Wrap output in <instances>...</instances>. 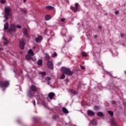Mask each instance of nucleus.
I'll return each mask as SVG.
<instances>
[{"instance_id": "2f4dec72", "label": "nucleus", "mask_w": 126, "mask_h": 126, "mask_svg": "<svg viewBox=\"0 0 126 126\" xmlns=\"http://www.w3.org/2000/svg\"><path fill=\"white\" fill-rule=\"evenodd\" d=\"M108 113L110 115V116H114V113L112 111H108Z\"/></svg>"}, {"instance_id": "dca6fc26", "label": "nucleus", "mask_w": 126, "mask_h": 126, "mask_svg": "<svg viewBox=\"0 0 126 126\" xmlns=\"http://www.w3.org/2000/svg\"><path fill=\"white\" fill-rule=\"evenodd\" d=\"M8 29V23L6 22L4 24V30H7Z\"/></svg>"}, {"instance_id": "4c0bfd02", "label": "nucleus", "mask_w": 126, "mask_h": 126, "mask_svg": "<svg viewBox=\"0 0 126 126\" xmlns=\"http://www.w3.org/2000/svg\"><path fill=\"white\" fill-rule=\"evenodd\" d=\"M7 16V15H4L5 19H6L7 20L8 19V17Z\"/></svg>"}, {"instance_id": "473e14b6", "label": "nucleus", "mask_w": 126, "mask_h": 126, "mask_svg": "<svg viewBox=\"0 0 126 126\" xmlns=\"http://www.w3.org/2000/svg\"><path fill=\"white\" fill-rule=\"evenodd\" d=\"M40 74L42 75V76H46V72H40Z\"/></svg>"}, {"instance_id": "37998d69", "label": "nucleus", "mask_w": 126, "mask_h": 126, "mask_svg": "<svg viewBox=\"0 0 126 126\" xmlns=\"http://www.w3.org/2000/svg\"><path fill=\"white\" fill-rule=\"evenodd\" d=\"M115 14H119V11H116L115 12Z\"/></svg>"}, {"instance_id": "8fccbe9b", "label": "nucleus", "mask_w": 126, "mask_h": 126, "mask_svg": "<svg viewBox=\"0 0 126 126\" xmlns=\"http://www.w3.org/2000/svg\"><path fill=\"white\" fill-rule=\"evenodd\" d=\"M27 1V0H24V2L25 3Z\"/></svg>"}, {"instance_id": "1a4fd4ad", "label": "nucleus", "mask_w": 126, "mask_h": 126, "mask_svg": "<svg viewBox=\"0 0 126 126\" xmlns=\"http://www.w3.org/2000/svg\"><path fill=\"white\" fill-rule=\"evenodd\" d=\"M87 114L89 116H90V117H93V116H95V113L94 112L90 110H88L87 111Z\"/></svg>"}, {"instance_id": "a878e982", "label": "nucleus", "mask_w": 126, "mask_h": 126, "mask_svg": "<svg viewBox=\"0 0 126 126\" xmlns=\"http://www.w3.org/2000/svg\"><path fill=\"white\" fill-rule=\"evenodd\" d=\"M45 19L46 20H50L51 19V16L50 15H46L45 17Z\"/></svg>"}, {"instance_id": "3c124183", "label": "nucleus", "mask_w": 126, "mask_h": 126, "mask_svg": "<svg viewBox=\"0 0 126 126\" xmlns=\"http://www.w3.org/2000/svg\"><path fill=\"white\" fill-rule=\"evenodd\" d=\"M7 20V19H5L4 20V22H5Z\"/></svg>"}, {"instance_id": "7ed1b4c3", "label": "nucleus", "mask_w": 126, "mask_h": 126, "mask_svg": "<svg viewBox=\"0 0 126 126\" xmlns=\"http://www.w3.org/2000/svg\"><path fill=\"white\" fill-rule=\"evenodd\" d=\"M9 85V82L5 81V82H1L0 83V87H8Z\"/></svg>"}, {"instance_id": "c03bdc74", "label": "nucleus", "mask_w": 126, "mask_h": 126, "mask_svg": "<svg viewBox=\"0 0 126 126\" xmlns=\"http://www.w3.org/2000/svg\"><path fill=\"white\" fill-rule=\"evenodd\" d=\"M48 81V82H47V84H48V85H50L51 82H50V81Z\"/></svg>"}, {"instance_id": "f3484780", "label": "nucleus", "mask_w": 126, "mask_h": 126, "mask_svg": "<svg viewBox=\"0 0 126 126\" xmlns=\"http://www.w3.org/2000/svg\"><path fill=\"white\" fill-rule=\"evenodd\" d=\"M28 54L29 55H31V56H34V52H33V50H32V49H30L28 51Z\"/></svg>"}, {"instance_id": "a211bd4d", "label": "nucleus", "mask_w": 126, "mask_h": 126, "mask_svg": "<svg viewBox=\"0 0 126 126\" xmlns=\"http://www.w3.org/2000/svg\"><path fill=\"white\" fill-rule=\"evenodd\" d=\"M70 9H73L74 12H76L77 11H78V8H75L72 6H70Z\"/></svg>"}, {"instance_id": "9b49d317", "label": "nucleus", "mask_w": 126, "mask_h": 126, "mask_svg": "<svg viewBox=\"0 0 126 126\" xmlns=\"http://www.w3.org/2000/svg\"><path fill=\"white\" fill-rule=\"evenodd\" d=\"M35 40L36 43H40V42H41V40H43V37L42 36H38V37H36Z\"/></svg>"}, {"instance_id": "f704fd0d", "label": "nucleus", "mask_w": 126, "mask_h": 126, "mask_svg": "<svg viewBox=\"0 0 126 126\" xmlns=\"http://www.w3.org/2000/svg\"><path fill=\"white\" fill-rule=\"evenodd\" d=\"M94 109L95 111H98V110L99 109V107H98L97 106H95L94 107Z\"/></svg>"}, {"instance_id": "e433bc0d", "label": "nucleus", "mask_w": 126, "mask_h": 126, "mask_svg": "<svg viewBox=\"0 0 126 126\" xmlns=\"http://www.w3.org/2000/svg\"><path fill=\"white\" fill-rule=\"evenodd\" d=\"M6 0H0L1 3H5V1Z\"/></svg>"}, {"instance_id": "ddd939ff", "label": "nucleus", "mask_w": 126, "mask_h": 126, "mask_svg": "<svg viewBox=\"0 0 126 126\" xmlns=\"http://www.w3.org/2000/svg\"><path fill=\"white\" fill-rule=\"evenodd\" d=\"M28 97H29V98H33V94H32V91L31 90H29L28 91Z\"/></svg>"}, {"instance_id": "58836bf2", "label": "nucleus", "mask_w": 126, "mask_h": 126, "mask_svg": "<svg viewBox=\"0 0 126 126\" xmlns=\"http://www.w3.org/2000/svg\"><path fill=\"white\" fill-rule=\"evenodd\" d=\"M81 68L82 69H84H84H85V66L81 65Z\"/></svg>"}, {"instance_id": "13d9d810", "label": "nucleus", "mask_w": 126, "mask_h": 126, "mask_svg": "<svg viewBox=\"0 0 126 126\" xmlns=\"http://www.w3.org/2000/svg\"><path fill=\"white\" fill-rule=\"evenodd\" d=\"M46 31H47V30H45V32H46Z\"/></svg>"}, {"instance_id": "2eb2a0df", "label": "nucleus", "mask_w": 126, "mask_h": 126, "mask_svg": "<svg viewBox=\"0 0 126 126\" xmlns=\"http://www.w3.org/2000/svg\"><path fill=\"white\" fill-rule=\"evenodd\" d=\"M45 8H46V9H48L49 10H53V9H54V8H55V7H54L52 6L48 5V6H46L45 7Z\"/></svg>"}, {"instance_id": "39448f33", "label": "nucleus", "mask_w": 126, "mask_h": 126, "mask_svg": "<svg viewBox=\"0 0 126 126\" xmlns=\"http://www.w3.org/2000/svg\"><path fill=\"white\" fill-rule=\"evenodd\" d=\"M47 66L50 69H54V64L52 61H48L47 62Z\"/></svg>"}, {"instance_id": "f03ea898", "label": "nucleus", "mask_w": 126, "mask_h": 126, "mask_svg": "<svg viewBox=\"0 0 126 126\" xmlns=\"http://www.w3.org/2000/svg\"><path fill=\"white\" fill-rule=\"evenodd\" d=\"M11 31L16 32V25L14 24H11L10 28L8 29V32H11Z\"/></svg>"}, {"instance_id": "ea45409f", "label": "nucleus", "mask_w": 126, "mask_h": 126, "mask_svg": "<svg viewBox=\"0 0 126 126\" xmlns=\"http://www.w3.org/2000/svg\"><path fill=\"white\" fill-rule=\"evenodd\" d=\"M22 12H23V13H27V11L25 10H22Z\"/></svg>"}, {"instance_id": "603ef678", "label": "nucleus", "mask_w": 126, "mask_h": 126, "mask_svg": "<svg viewBox=\"0 0 126 126\" xmlns=\"http://www.w3.org/2000/svg\"><path fill=\"white\" fill-rule=\"evenodd\" d=\"M80 87H81L80 85H79V86H78V88H80Z\"/></svg>"}, {"instance_id": "4468645a", "label": "nucleus", "mask_w": 126, "mask_h": 126, "mask_svg": "<svg viewBox=\"0 0 126 126\" xmlns=\"http://www.w3.org/2000/svg\"><path fill=\"white\" fill-rule=\"evenodd\" d=\"M37 65H40V66H42L43 64V60L39 59L37 61Z\"/></svg>"}, {"instance_id": "393cba45", "label": "nucleus", "mask_w": 126, "mask_h": 126, "mask_svg": "<svg viewBox=\"0 0 126 126\" xmlns=\"http://www.w3.org/2000/svg\"><path fill=\"white\" fill-rule=\"evenodd\" d=\"M3 39H4V40H5V41L4 42V45H5V46H6V45H7L8 44V40L6 39V38L3 37Z\"/></svg>"}, {"instance_id": "6ab92c4d", "label": "nucleus", "mask_w": 126, "mask_h": 126, "mask_svg": "<svg viewBox=\"0 0 126 126\" xmlns=\"http://www.w3.org/2000/svg\"><path fill=\"white\" fill-rule=\"evenodd\" d=\"M67 32V30H66V29H63L62 31L61 34H66V32Z\"/></svg>"}, {"instance_id": "6e6552de", "label": "nucleus", "mask_w": 126, "mask_h": 126, "mask_svg": "<svg viewBox=\"0 0 126 126\" xmlns=\"http://www.w3.org/2000/svg\"><path fill=\"white\" fill-rule=\"evenodd\" d=\"M23 33L24 36L27 37V38H29V34H28V30L26 28L23 29Z\"/></svg>"}, {"instance_id": "6e6d98bb", "label": "nucleus", "mask_w": 126, "mask_h": 126, "mask_svg": "<svg viewBox=\"0 0 126 126\" xmlns=\"http://www.w3.org/2000/svg\"><path fill=\"white\" fill-rule=\"evenodd\" d=\"M66 81H67V82H68V80L67 79V80H66Z\"/></svg>"}, {"instance_id": "0eeeda50", "label": "nucleus", "mask_w": 126, "mask_h": 126, "mask_svg": "<svg viewBox=\"0 0 126 126\" xmlns=\"http://www.w3.org/2000/svg\"><path fill=\"white\" fill-rule=\"evenodd\" d=\"M4 11L6 15L9 16L10 14V8L9 7H5Z\"/></svg>"}, {"instance_id": "4be33fe9", "label": "nucleus", "mask_w": 126, "mask_h": 126, "mask_svg": "<svg viewBox=\"0 0 126 126\" xmlns=\"http://www.w3.org/2000/svg\"><path fill=\"white\" fill-rule=\"evenodd\" d=\"M45 60L49 62V60H50V55L48 54H45Z\"/></svg>"}, {"instance_id": "09e8293b", "label": "nucleus", "mask_w": 126, "mask_h": 126, "mask_svg": "<svg viewBox=\"0 0 126 126\" xmlns=\"http://www.w3.org/2000/svg\"><path fill=\"white\" fill-rule=\"evenodd\" d=\"M121 37H124V34H123V33H121Z\"/></svg>"}, {"instance_id": "864d4df0", "label": "nucleus", "mask_w": 126, "mask_h": 126, "mask_svg": "<svg viewBox=\"0 0 126 126\" xmlns=\"http://www.w3.org/2000/svg\"><path fill=\"white\" fill-rule=\"evenodd\" d=\"M32 60H36V58H32Z\"/></svg>"}, {"instance_id": "c85d7f7f", "label": "nucleus", "mask_w": 126, "mask_h": 126, "mask_svg": "<svg viewBox=\"0 0 126 126\" xmlns=\"http://www.w3.org/2000/svg\"><path fill=\"white\" fill-rule=\"evenodd\" d=\"M82 55L83 57H87V54H86V52H83L82 53Z\"/></svg>"}, {"instance_id": "052dcab7", "label": "nucleus", "mask_w": 126, "mask_h": 126, "mask_svg": "<svg viewBox=\"0 0 126 126\" xmlns=\"http://www.w3.org/2000/svg\"><path fill=\"white\" fill-rule=\"evenodd\" d=\"M53 118L55 119V117H53Z\"/></svg>"}, {"instance_id": "7c9ffc66", "label": "nucleus", "mask_w": 126, "mask_h": 126, "mask_svg": "<svg viewBox=\"0 0 126 126\" xmlns=\"http://www.w3.org/2000/svg\"><path fill=\"white\" fill-rule=\"evenodd\" d=\"M51 77H46L45 78V80L46 81H50V80H51Z\"/></svg>"}, {"instance_id": "a18cd8bd", "label": "nucleus", "mask_w": 126, "mask_h": 126, "mask_svg": "<svg viewBox=\"0 0 126 126\" xmlns=\"http://www.w3.org/2000/svg\"><path fill=\"white\" fill-rule=\"evenodd\" d=\"M98 28H99V29H100V30H101V29H102V27H101V26H98Z\"/></svg>"}, {"instance_id": "bb28decb", "label": "nucleus", "mask_w": 126, "mask_h": 126, "mask_svg": "<svg viewBox=\"0 0 126 126\" xmlns=\"http://www.w3.org/2000/svg\"><path fill=\"white\" fill-rule=\"evenodd\" d=\"M111 122L112 126H116V123L115 122L114 120H111Z\"/></svg>"}, {"instance_id": "5701e85b", "label": "nucleus", "mask_w": 126, "mask_h": 126, "mask_svg": "<svg viewBox=\"0 0 126 126\" xmlns=\"http://www.w3.org/2000/svg\"><path fill=\"white\" fill-rule=\"evenodd\" d=\"M96 116H98V117H103V116H104V114H103V113L102 112H98L96 114Z\"/></svg>"}, {"instance_id": "c756f323", "label": "nucleus", "mask_w": 126, "mask_h": 126, "mask_svg": "<svg viewBox=\"0 0 126 126\" xmlns=\"http://www.w3.org/2000/svg\"><path fill=\"white\" fill-rule=\"evenodd\" d=\"M60 78L61 79H64V78H65V75H64V74H62Z\"/></svg>"}, {"instance_id": "79ce46f5", "label": "nucleus", "mask_w": 126, "mask_h": 126, "mask_svg": "<svg viewBox=\"0 0 126 126\" xmlns=\"http://www.w3.org/2000/svg\"><path fill=\"white\" fill-rule=\"evenodd\" d=\"M111 103L112 104H116V101L115 100H112V101H111Z\"/></svg>"}, {"instance_id": "4d7b16f0", "label": "nucleus", "mask_w": 126, "mask_h": 126, "mask_svg": "<svg viewBox=\"0 0 126 126\" xmlns=\"http://www.w3.org/2000/svg\"><path fill=\"white\" fill-rule=\"evenodd\" d=\"M36 47H33V49H35Z\"/></svg>"}, {"instance_id": "423d86ee", "label": "nucleus", "mask_w": 126, "mask_h": 126, "mask_svg": "<svg viewBox=\"0 0 126 126\" xmlns=\"http://www.w3.org/2000/svg\"><path fill=\"white\" fill-rule=\"evenodd\" d=\"M30 90L32 91V92H36V91H38V89L37 88V87L34 85H32L30 87Z\"/></svg>"}, {"instance_id": "49530a36", "label": "nucleus", "mask_w": 126, "mask_h": 126, "mask_svg": "<svg viewBox=\"0 0 126 126\" xmlns=\"http://www.w3.org/2000/svg\"><path fill=\"white\" fill-rule=\"evenodd\" d=\"M72 40V38L71 37H70L69 38V41H71Z\"/></svg>"}, {"instance_id": "cd10ccee", "label": "nucleus", "mask_w": 126, "mask_h": 126, "mask_svg": "<svg viewBox=\"0 0 126 126\" xmlns=\"http://www.w3.org/2000/svg\"><path fill=\"white\" fill-rule=\"evenodd\" d=\"M52 57L53 58H56V57H58V54L56 52H55L52 55Z\"/></svg>"}, {"instance_id": "f8f14e48", "label": "nucleus", "mask_w": 126, "mask_h": 126, "mask_svg": "<svg viewBox=\"0 0 126 126\" xmlns=\"http://www.w3.org/2000/svg\"><path fill=\"white\" fill-rule=\"evenodd\" d=\"M69 92L71 95H73V96H74V95H77V94H78V93H77L76 91L73 90H70Z\"/></svg>"}, {"instance_id": "5fc2aeb1", "label": "nucleus", "mask_w": 126, "mask_h": 126, "mask_svg": "<svg viewBox=\"0 0 126 126\" xmlns=\"http://www.w3.org/2000/svg\"><path fill=\"white\" fill-rule=\"evenodd\" d=\"M35 118H33V120L35 121Z\"/></svg>"}, {"instance_id": "20e7f679", "label": "nucleus", "mask_w": 126, "mask_h": 126, "mask_svg": "<svg viewBox=\"0 0 126 126\" xmlns=\"http://www.w3.org/2000/svg\"><path fill=\"white\" fill-rule=\"evenodd\" d=\"M25 46V40L24 38H22L21 40L20 41V47L22 50L24 49V47Z\"/></svg>"}, {"instance_id": "b1692460", "label": "nucleus", "mask_w": 126, "mask_h": 126, "mask_svg": "<svg viewBox=\"0 0 126 126\" xmlns=\"http://www.w3.org/2000/svg\"><path fill=\"white\" fill-rule=\"evenodd\" d=\"M91 124H92L93 125H94V126L97 125V122L94 120H93L91 121Z\"/></svg>"}, {"instance_id": "f257e3e1", "label": "nucleus", "mask_w": 126, "mask_h": 126, "mask_svg": "<svg viewBox=\"0 0 126 126\" xmlns=\"http://www.w3.org/2000/svg\"><path fill=\"white\" fill-rule=\"evenodd\" d=\"M61 70L63 73H64V74H66V75H68L69 76H71L73 74V72H71L70 69L66 68L65 67H62Z\"/></svg>"}, {"instance_id": "de8ad7c7", "label": "nucleus", "mask_w": 126, "mask_h": 126, "mask_svg": "<svg viewBox=\"0 0 126 126\" xmlns=\"http://www.w3.org/2000/svg\"><path fill=\"white\" fill-rule=\"evenodd\" d=\"M33 105H34V106H36V102H35V100H34V101H33Z\"/></svg>"}, {"instance_id": "9d476101", "label": "nucleus", "mask_w": 126, "mask_h": 126, "mask_svg": "<svg viewBox=\"0 0 126 126\" xmlns=\"http://www.w3.org/2000/svg\"><path fill=\"white\" fill-rule=\"evenodd\" d=\"M55 95L56 94H55V93L51 92L48 94V97L50 100H53L54 96H55Z\"/></svg>"}, {"instance_id": "aec40b11", "label": "nucleus", "mask_w": 126, "mask_h": 126, "mask_svg": "<svg viewBox=\"0 0 126 126\" xmlns=\"http://www.w3.org/2000/svg\"><path fill=\"white\" fill-rule=\"evenodd\" d=\"M26 60H28V61H30V60H31V59H32V57H31V56H30L29 55H27L26 56Z\"/></svg>"}, {"instance_id": "412c9836", "label": "nucleus", "mask_w": 126, "mask_h": 126, "mask_svg": "<svg viewBox=\"0 0 126 126\" xmlns=\"http://www.w3.org/2000/svg\"><path fill=\"white\" fill-rule=\"evenodd\" d=\"M62 110L64 114H68V110H67L66 108L63 107V108Z\"/></svg>"}, {"instance_id": "72a5a7b5", "label": "nucleus", "mask_w": 126, "mask_h": 126, "mask_svg": "<svg viewBox=\"0 0 126 126\" xmlns=\"http://www.w3.org/2000/svg\"><path fill=\"white\" fill-rule=\"evenodd\" d=\"M16 28H18L19 29H21L22 27L20 25H17L16 26Z\"/></svg>"}, {"instance_id": "c9c22d12", "label": "nucleus", "mask_w": 126, "mask_h": 126, "mask_svg": "<svg viewBox=\"0 0 126 126\" xmlns=\"http://www.w3.org/2000/svg\"><path fill=\"white\" fill-rule=\"evenodd\" d=\"M79 5V4H78V3H76L75 5V8H78Z\"/></svg>"}, {"instance_id": "bf43d9fd", "label": "nucleus", "mask_w": 126, "mask_h": 126, "mask_svg": "<svg viewBox=\"0 0 126 126\" xmlns=\"http://www.w3.org/2000/svg\"><path fill=\"white\" fill-rule=\"evenodd\" d=\"M95 37H97V35H95Z\"/></svg>"}, {"instance_id": "a19ab883", "label": "nucleus", "mask_w": 126, "mask_h": 126, "mask_svg": "<svg viewBox=\"0 0 126 126\" xmlns=\"http://www.w3.org/2000/svg\"><path fill=\"white\" fill-rule=\"evenodd\" d=\"M61 21L62 22H64V21H65V19H64V18H62L61 19Z\"/></svg>"}]
</instances>
